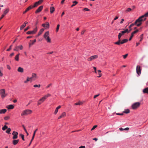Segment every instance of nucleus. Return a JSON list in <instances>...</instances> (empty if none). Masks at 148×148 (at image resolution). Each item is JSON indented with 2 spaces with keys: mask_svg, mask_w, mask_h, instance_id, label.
I'll return each mask as SVG.
<instances>
[{
  "mask_svg": "<svg viewBox=\"0 0 148 148\" xmlns=\"http://www.w3.org/2000/svg\"><path fill=\"white\" fill-rule=\"evenodd\" d=\"M10 116H7L4 117V119L5 120H7L10 119Z\"/></svg>",
  "mask_w": 148,
  "mask_h": 148,
  "instance_id": "nucleus-44",
  "label": "nucleus"
},
{
  "mask_svg": "<svg viewBox=\"0 0 148 148\" xmlns=\"http://www.w3.org/2000/svg\"><path fill=\"white\" fill-rule=\"evenodd\" d=\"M116 115H123V113H116Z\"/></svg>",
  "mask_w": 148,
  "mask_h": 148,
  "instance_id": "nucleus-59",
  "label": "nucleus"
},
{
  "mask_svg": "<svg viewBox=\"0 0 148 148\" xmlns=\"http://www.w3.org/2000/svg\"><path fill=\"white\" fill-rule=\"evenodd\" d=\"M20 55V53H18L17 55H16L15 57V60L16 61H18L19 60V56Z\"/></svg>",
  "mask_w": 148,
  "mask_h": 148,
  "instance_id": "nucleus-23",
  "label": "nucleus"
},
{
  "mask_svg": "<svg viewBox=\"0 0 148 148\" xmlns=\"http://www.w3.org/2000/svg\"><path fill=\"white\" fill-rule=\"evenodd\" d=\"M23 47L22 45H21L19 46H16L14 49V51H19V49L21 50L23 49Z\"/></svg>",
  "mask_w": 148,
  "mask_h": 148,
  "instance_id": "nucleus-9",
  "label": "nucleus"
},
{
  "mask_svg": "<svg viewBox=\"0 0 148 148\" xmlns=\"http://www.w3.org/2000/svg\"><path fill=\"white\" fill-rule=\"evenodd\" d=\"M30 28L29 26H28L27 27L24 29V32H25Z\"/></svg>",
  "mask_w": 148,
  "mask_h": 148,
  "instance_id": "nucleus-52",
  "label": "nucleus"
},
{
  "mask_svg": "<svg viewBox=\"0 0 148 148\" xmlns=\"http://www.w3.org/2000/svg\"><path fill=\"white\" fill-rule=\"evenodd\" d=\"M17 71L19 72L23 73V72L24 70L22 68L19 67L18 68Z\"/></svg>",
  "mask_w": 148,
  "mask_h": 148,
  "instance_id": "nucleus-24",
  "label": "nucleus"
},
{
  "mask_svg": "<svg viewBox=\"0 0 148 148\" xmlns=\"http://www.w3.org/2000/svg\"><path fill=\"white\" fill-rule=\"evenodd\" d=\"M60 27V25L59 24H58L57 25V28L56 29V32H58L59 30Z\"/></svg>",
  "mask_w": 148,
  "mask_h": 148,
  "instance_id": "nucleus-45",
  "label": "nucleus"
},
{
  "mask_svg": "<svg viewBox=\"0 0 148 148\" xmlns=\"http://www.w3.org/2000/svg\"><path fill=\"white\" fill-rule=\"evenodd\" d=\"M143 34H142L140 35V42L141 41H142V40L143 38Z\"/></svg>",
  "mask_w": 148,
  "mask_h": 148,
  "instance_id": "nucleus-46",
  "label": "nucleus"
},
{
  "mask_svg": "<svg viewBox=\"0 0 148 148\" xmlns=\"http://www.w3.org/2000/svg\"><path fill=\"white\" fill-rule=\"evenodd\" d=\"M138 32V29H137L136 30L134 31L133 32H132V34L134 35V34Z\"/></svg>",
  "mask_w": 148,
  "mask_h": 148,
  "instance_id": "nucleus-47",
  "label": "nucleus"
},
{
  "mask_svg": "<svg viewBox=\"0 0 148 148\" xmlns=\"http://www.w3.org/2000/svg\"><path fill=\"white\" fill-rule=\"evenodd\" d=\"M42 26L45 29L49 28V25L48 22H46L45 24H42Z\"/></svg>",
  "mask_w": 148,
  "mask_h": 148,
  "instance_id": "nucleus-14",
  "label": "nucleus"
},
{
  "mask_svg": "<svg viewBox=\"0 0 148 148\" xmlns=\"http://www.w3.org/2000/svg\"><path fill=\"white\" fill-rule=\"evenodd\" d=\"M32 112V111L30 110L27 109L23 111L21 114V115H27L31 114Z\"/></svg>",
  "mask_w": 148,
  "mask_h": 148,
  "instance_id": "nucleus-5",
  "label": "nucleus"
},
{
  "mask_svg": "<svg viewBox=\"0 0 148 148\" xmlns=\"http://www.w3.org/2000/svg\"><path fill=\"white\" fill-rule=\"evenodd\" d=\"M30 81L31 82L33 80V78L31 77H29Z\"/></svg>",
  "mask_w": 148,
  "mask_h": 148,
  "instance_id": "nucleus-56",
  "label": "nucleus"
},
{
  "mask_svg": "<svg viewBox=\"0 0 148 148\" xmlns=\"http://www.w3.org/2000/svg\"><path fill=\"white\" fill-rule=\"evenodd\" d=\"M143 16H140L136 21L134 23L131 24L129 27V28H130L131 27H132L135 25H136L138 27L140 26L142 24V22L145 21L146 19V18L143 19Z\"/></svg>",
  "mask_w": 148,
  "mask_h": 148,
  "instance_id": "nucleus-1",
  "label": "nucleus"
},
{
  "mask_svg": "<svg viewBox=\"0 0 148 148\" xmlns=\"http://www.w3.org/2000/svg\"><path fill=\"white\" fill-rule=\"evenodd\" d=\"M143 92L144 93L148 94V87H146L143 89Z\"/></svg>",
  "mask_w": 148,
  "mask_h": 148,
  "instance_id": "nucleus-21",
  "label": "nucleus"
},
{
  "mask_svg": "<svg viewBox=\"0 0 148 148\" xmlns=\"http://www.w3.org/2000/svg\"><path fill=\"white\" fill-rule=\"evenodd\" d=\"M38 5H39V4H38V3L37 2H36L34 3V6H32V7L33 8L37 6Z\"/></svg>",
  "mask_w": 148,
  "mask_h": 148,
  "instance_id": "nucleus-37",
  "label": "nucleus"
},
{
  "mask_svg": "<svg viewBox=\"0 0 148 148\" xmlns=\"http://www.w3.org/2000/svg\"><path fill=\"white\" fill-rule=\"evenodd\" d=\"M140 105V103L139 102H136L133 103L132 106V109L133 110H135L139 108Z\"/></svg>",
  "mask_w": 148,
  "mask_h": 148,
  "instance_id": "nucleus-6",
  "label": "nucleus"
},
{
  "mask_svg": "<svg viewBox=\"0 0 148 148\" xmlns=\"http://www.w3.org/2000/svg\"><path fill=\"white\" fill-rule=\"evenodd\" d=\"M61 107V106H59L58 107H57L55 110V112H54V114H56L58 112V110L59 109H60Z\"/></svg>",
  "mask_w": 148,
  "mask_h": 148,
  "instance_id": "nucleus-25",
  "label": "nucleus"
},
{
  "mask_svg": "<svg viewBox=\"0 0 148 148\" xmlns=\"http://www.w3.org/2000/svg\"><path fill=\"white\" fill-rule=\"evenodd\" d=\"M124 21V19H123V18L122 19H121V21L120 22V23H121V24L122 23H123V22Z\"/></svg>",
  "mask_w": 148,
  "mask_h": 148,
  "instance_id": "nucleus-62",
  "label": "nucleus"
},
{
  "mask_svg": "<svg viewBox=\"0 0 148 148\" xmlns=\"http://www.w3.org/2000/svg\"><path fill=\"white\" fill-rule=\"evenodd\" d=\"M100 94H98L97 95H95L94 96V99H95V98H96L97 97H98V96H99V95Z\"/></svg>",
  "mask_w": 148,
  "mask_h": 148,
  "instance_id": "nucleus-54",
  "label": "nucleus"
},
{
  "mask_svg": "<svg viewBox=\"0 0 148 148\" xmlns=\"http://www.w3.org/2000/svg\"><path fill=\"white\" fill-rule=\"evenodd\" d=\"M143 16V18H146V17H147L148 16V12L146 13L144 15L142 16Z\"/></svg>",
  "mask_w": 148,
  "mask_h": 148,
  "instance_id": "nucleus-34",
  "label": "nucleus"
},
{
  "mask_svg": "<svg viewBox=\"0 0 148 148\" xmlns=\"http://www.w3.org/2000/svg\"><path fill=\"white\" fill-rule=\"evenodd\" d=\"M33 7L32 5H30L23 12V14H25L30 9H32Z\"/></svg>",
  "mask_w": 148,
  "mask_h": 148,
  "instance_id": "nucleus-15",
  "label": "nucleus"
},
{
  "mask_svg": "<svg viewBox=\"0 0 148 148\" xmlns=\"http://www.w3.org/2000/svg\"><path fill=\"white\" fill-rule=\"evenodd\" d=\"M38 130V129H36L35 130V131L34 132V133H33V135H34H34H35V134H36V132Z\"/></svg>",
  "mask_w": 148,
  "mask_h": 148,
  "instance_id": "nucleus-57",
  "label": "nucleus"
},
{
  "mask_svg": "<svg viewBox=\"0 0 148 148\" xmlns=\"http://www.w3.org/2000/svg\"><path fill=\"white\" fill-rule=\"evenodd\" d=\"M7 111V110L6 109H1L0 110V114H4Z\"/></svg>",
  "mask_w": 148,
  "mask_h": 148,
  "instance_id": "nucleus-26",
  "label": "nucleus"
},
{
  "mask_svg": "<svg viewBox=\"0 0 148 148\" xmlns=\"http://www.w3.org/2000/svg\"><path fill=\"white\" fill-rule=\"evenodd\" d=\"M128 41V40L127 39H124L121 40V38H119V39H118V40L117 42H114V44L116 45H120L121 44H123L127 42Z\"/></svg>",
  "mask_w": 148,
  "mask_h": 148,
  "instance_id": "nucleus-4",
  "label": "nucleus"
},
{
  "mask_svg": "<svg viewBox=\"0 0 148 148\" xmlns=\"http://www.w3.org/2000/svg\"><path fill=\"white\" fill-rule=\"evenodd\" d=\"M128 54H127L124 55H123V57L124 59H125L127 56Z\"/></svg>",
  "mask_w": 148,
  "mask_h": 148,
  "instance_id": "nucleus-53",
  "label": "nucleus"
},
{
  "mask_svg": "<svg viewBox=\"0 0 148 148\" xmlns=\"http://www.w3.org/2000/svg\"><path fill=\"white\" fill-rule=\"evenodd\" d=\"M49 31L46 32L43 36V37L46 40L47 42L48 43H51V39L49 36Z\"/></svg>",
  "mask_w": 148,
  "mask_h": 148,
  "instance_id": "nucleus-3",
  "label": "nucleus"
},
{
  "mask_svg": "<svg viewBox=\"0 0 148 148\" xmlns=\"http://www.w3.org/2000/svg\"><path fill=\"white\" fill-rule=\"evenodd\" d=\"M12 134L13 135L12 139H15L17 138L18 133L17 132L15 131H13L12 133Z\"/></svg>",
  "mask_w": 148,
  "mask_h": 148,
  "instance_id": "nucleus-10",
  "label": "nucleus"
},
{
  "mask_svg": "<svg viewBox=\"0 0 148 148\" xmlns=\"http://www.w3.org/2000/svg\"><path fill=\"white\" fill-rule=\"evenodd\" d=\"M29 81H30L29 79V77H27V79L24 82V83H27L28 82H29Z\"/></svg>",
  "mask_w": 148,
  "mask_h": 148,
  "instance_id": "nucleus-42",
  "label": "nucleus"
},
{
  "mask_svg": "<svg viewBox=\"0 0 148 148\" xmlns=\"http://www.w3.org/2000/svg\"><path fill=\"white\" fill-rule=\"evenodd\" d=\"M125 32L124 31H122L121 32V33H119V34L118 35V39H119V38H121V36L123 35L124 34H125Z\"/></svg>",
  "mask_w": 148,
  "mask_h": 148,
  "instance_id": "nucleus-16",
  "label": "nucleus"
},
{
  "mask_svg": "<svg viewBox=\"0 0 148 148\" xmlns=\"http://www.w3.org/2000/svg\"><path fill=\"white\" fill-rule=\"evenodd\" d=\"M43 1V0H40L37 2L38 3V4L40 5L42 3Z\"/></svg>",
  "mask_w": 148,
  "mask_h": 148,
  "instance_id": "nucleus-49",
  "label": "nucleus"
},
{
  "mask_svg": "<svg viewBox=\"0 0 148 148\" xmlns=\"http://www.w3.org/2000/svg\"><path fill=\"white\" fill-rule=\"evenodd\" d=\"M73 4L71 6V7H73V6H75L78 3L76 1H73Z\"/></svg>",
  "mask_w": 148,
  "mask_h": 148,
  "instance_id": "nucleus-35",
  "label": "nucleus"
},
{
  "mask_svg": "<svg viewBox=\"0 0 148 148\" xmlns=\"http://www.w3.org/2000/svg\"><path fill=\"white\" fill-rule=\"evenodd\" d=\"M51 85V84H49L46 87V88H49V87H50V86Z\"/></svg>",
  "mask_w": 148,
  "mask_h": 148,
  "instance_id": "nucleus-61",
  "label": "nucleus"
},
{
  "mask_svg": "<svg viewBox=\"0 0 148 148\" xmlns=\"http://www.w3.org/2000/svg\"><path fill=\"white\" fill-rule=\"evenodd\" d=\"M19 135L20 136H21L23 140H25V139H24V135L22 134H19Z\"/></svg>",
  "mask_w": 148,
  "mask_h": 148,
  "instance_id": "nucleus-40",
  "label": "nucleus"
},
{
  "mask_svg": "<svg viewBox=\"0 0 148 148\" xmlns=\"http://www.w3.org/2000/svg\"><path fill=\"white\" fill-rule=\"evenodd\" d=\"M19 141V140H15L14 139L12 141V143L13 145H16L18 144Z\"/></svg>",
  "mask_w": 148,
  "mask_h": 148,
  "instance_id": "nucleus-19",
  "label": "nucleus"
},
{
  "mask_svg": "<svg viewBox=\"0 0 148 148\" xmlns=\"http://www.w3.org/2000/svg\"><path fill=\"white\" fill-rule=\"evenodd\" d=\"M11 130V129L10 128H8L7 130H6V132L9 134L10 133V132Z\"/></svg>",
  "mask_w": 148,
  "mask_h": 148,
  "instance_id": "nucleus-38",
  "label": "nucleus"
},
{
  "mask_svg": "<svg viewBox=\"0 0 148 148\" xmlns=\"http://www.w3.org/2000/svg\"><path fill=\"white\" fill-rule=\"evenodd\" d=\"M130 112V110L129 109H127L125 110L123 112L126 114L129 113Z\"/></svg>",
  "mask_w": 148,
  "mask_h": 148,
  "instance_id": "nucleus-39",
  "label": "nucleus"
},
{
  "mask_svg": "<svg viewBox=\"0 0 148 148\" xmlns=\"http://www.w3.org/2000/svg\"><path fill=\"white\" fill-rule=\"evenodd\" d=\"M28 22L27 21H25L24 23V24L22 25L20 28V29L21 30H22L23 29V28L26 26V25L27 24Z\"/></svg>",
  "mask_w": 148,
  "mask_h": 148,
  "instance_id": "nucleus-20",
  "label": "nucleus"
},
{
  "mask_svg": "<svg viewBox=\"0 0 148 148\" xmlns=\"http://www.w3.org/2000/svg\"><path fill=\"white\" fill-rule=\"evenodd\" d=\"M3 67H0V76L2 77L3 76V74L1 72V71L3 70Z\"/></svg>",
  "mask_w": 148,
  "mask_h": 148,
  "instance_id": "nucleus-32",
  "label": "nucleus"
},
{
  "mask_svg": "<svg viewBox=\"0 0 148 148\" xmlns=\"http://www.w3.org/2000/svg\"><path fill=\"white\" fill-rule=\"evenodd\" d=\"M7 68L8 69H9V70L11 68H10V66L9 65H7Z\"/></svg>",
  "mask_w": 148,
  "mask_h": 148,
  "instance_id": "nucleus-58",
  "label": "nucleus"
},
{
  "mask_svg": "<svg viewBox=\"0 0 148 148\" xmlns=\"http://www.w3.org/2000/svg\"><path fill=\"white\" fill-rule=\"evenodd\" d=\"M134 35L133 34H131V37H130V38L129 39V40L130 41V40H131L132 38V37L134 36Z\"/></svg>",
  "mask_w": 148,
  "mask_h": 148,
  "instance_id": "nucleus-51",
  "label": "nucleus"
},
{
  "mask_svg": "<svg viewBox=\"0 0 148 148\" xmlns=\"http://www.w3.org/2000/svg\"><path fill=\"white\" fill-rule=\"evenodd\" d=\"M8 128V127L6 125H5L4 126L2 127V129L3 130H5V129Z\"/></svg>",
  "mask_w": 148,
  "mask_h": 148,
  "instance_id": "nucleus-43",
  "label": "nucleus"
},
{
  "mask_svg": "<svg viewBox=\"0 0 148 148\" xmlns=\"http://www.w3.org/2000/svg\"><path fill=\"white\" fill-rule=\"evenodd\" d=\"M97 125H95L93 126L92 128L91 129V130L92 131L94 130L95 128H96L97 127Z\"/></svg>",
  "mask_w": 148,
  "mask_h": 148,
  "instance_id": "nucleus-48",
  "label": "nucleus"
},
{
  "mask_svg": "<svg viewBox=\"0 0 148 148\" xmlns=\"http://www.w3.org/2000/svg\"><path fill=\"white\" fill-rule=\"evenodd\" d=\"M0 93L2 98H5L7 95V94L5 93V90L4 89H1L0 90Z\"/></svg>",
  "mask_w": 148,
  "mask_h": 148,
  "instance_id": "nucleus-7",
  "label": "nucleus"
},
{
  "mask_svg": "<svg viewBox=\"0 0 148 148\" xmlns=\"http://www.w3.org/2000/svg\"><path fill=\"white\" fill-rule=\"evenodd\" d=\"M82 102L81 101H79L77 103H75L74 104L75 105H80L82 104Z\"/></svg>",
  "mask_w": 148,
  "mask_h": 148,
  "instance_id": "nucleus-36",
  "label": "nucleus"
},
{
  "mask_svg": "<svg viewBox=\"0 0 148 148\" xmlns=\"http://www.w3.org/2000/svg\"><path fill=\"white\" fill-rule=\"evenodd\" d=\"M14 54V53H11V54H10V57H12V56H13Z\"/></svg>",
  "mask_w": 148,
  "mask_h": 148,
  "instance_id": "nucleus-63",
  "label": "nucleus"
},
{
  "mask_svg": "<svg viewBox=\"0 0 148 148\" xmlns=\"http://www.w3.org/2000/svg\"><path fill=\"white\" fill-rule=\"evenodd\" d=\"M7 108L8 109H13L14 108V106L12 105H10L7 106Z\"/></svg>",
  "mask_w": 148,
  "mask_h": 148,
  "instance_id": "nucleus-28",
  "label": "nucleus"
},
{
  "mask_svg": "<svg viewBox=\"0 0 148 148\" xmlns=\"http://www.w3.org/2000/svg\"><path fill=\"white\" fill-rule=\"evenodd\" d=\"M131 10H132V9L131 8H128L126 10L125 12L127 13L129 12Z\"/></svg>",
  "mask_w": 148,
  "mask_h": 148,
  "instance_id": "nucleus-41",
  "label": "nucleus"
},
{
  "mask_svg": "<svg viewBox=\"0 0 148 148\" xmlns=\"http://www.w3.org/2000/svg\"><path fill=\"white\" fill-rule=\"evenodd\" d=\"M129 29V30L128 29H125V30H124L125 33H129L132 30V28H131V27Z\"/></svg>",
  "mask_w": 148,
  "mask_h": 148,
  "instance_id": "nucleus-29",
  "label": "nucleus"
},
{
  "mask_svg": "<svg viewBox=\"0 0 148 148\" xmlns=\"http://www.w3.org/2000/svg\"><path fill=\"white\" fill-rule=\"evenodd\" d=\"M9 11V9H7L4 11L3 14L2 15L1 17L0 18V21L4 16Z\"/></svg>",
  "mask_w": 148,
  "mask_h": 148,
  "instance_id": "nucleus-12",
  "label": "nucleus"
},
{
  "mask_svg": "<svg viewBox=\"0 0 148 148\" xmlns=\"http://www.w3.org/2000/svg\"><path fill=\"white\" fill-rule=\"evenodd\" d=\"M99 75V76H98L97 77H100L101 76V71L100 70H98L97 71Z\"/></svg>",
  "mask_w": 148,
  "mask_h": 148,
  "instance_id": "nucleus-33",
  "label": "nucleus"
},
{
  "mask_svg": "<svg viewBox=\"0 0 148 148\" xmlns=\"http://www.w3.org/2000/svg\"><path fill=\"white\" fill-rule=\"evenodd\" d=\"M66 115V113L65 112H63L61 114L60 116L58 118V119H60L61 118H63Z\"/></svg>",
  "mask_w": 148,
  "mask_h": 148,
  "instance_id": "nucleus-22",
  "label": "nucleus"
},
{
  "mask_svg": "<svg viewBox=\"0 0 148 148\" xmlns=\"http://www.w3.org/2000/svg\"><path fill=\"white\" fill-rule=\"evenodd\" d=\"M32 77L33 78V81L35 80L37 78L36 74L35 73L32 74Z\"/></svg>",
  "mask_w": 148,
  "mask_h": 148,
  "instance_id": "nucleus-17",
  "label": "nucleus"
},
{
  "mask_svg": "<svg viewBox=\"0 0 148 148\" xmlns=\"http://www.w3.org/2000/svg\"><path fill=\"white\" fill-rule=\"evenodd\" d=\"M44 29L43 28H42V29H40V30L38 34L37 35V36H39L40 35L42 34V32L44 31Z\"/></svg>",
  "mask_w": 148,
  "mask_h": 148,
  "instance_id": "nucleus-27",
  "label": "nucleus"
},
{
  "mask_svg": "<svg viewBox=\"0 0 148 148\" xmlns=\"http://www.w3.org/2000/svg\"><path fill=\"white\" fill-rule=\"evenodd\" d=\"M50 12L51 13H53L55 10L54 8L53 7H51L50 8Z\"/></svg>",
  "mask_w": 148,
  "mask_h": 148,
  "instance_id": "nucleus-30",
  "label": "nucleus"
},
{
  "mask_svg": "<svg viewBox=\"0 0 148 148\" xmlns=\"http://www.w3.org/2000/svg\"><path fill=\"white\" fill-rule=\"evenodd\" d=\"M92 60H94L98 57V56L97 55H95L91 56Z\"/></svg>",
  "mask_w": 148,
  "mask_h": 148,
  "instance_id": "nucleus-31",
  "label": "nucleus"
},
{
  "mask_svg": "<svg viewBox=\"0 0 148 148\" xmlns=\"http://www.w3.org/2000/svg\"><path fill=\"white\" fill-rule=\"evenodd\" d=\"M92 60V58L91 57H90L89 58H88V61H91Z\"/></svg>",
  "mask_w": 148,
  "mask_h": 148,
  "instance_id": "nucleus-55",
  "label": "nucleus"
},
{
  "mask_svg": "<svg viewBox=\"0 0 148 148\" xmlns=\"http://www.w3.org/2000/svg\"><path fill=\"white\" fill-rule=\"evenodd\" d=\"M12 45H10V47L9 49H8L7 50V51H10V50L11 49V47H12Z\"/></svg>",
  "mask_w": 148,
  "mask_h": 148,
  "instance_id": "nucleus-50",
  "label": "nucleus"
},
{
  "mask_svg": "<svg viewBox=\"0 0 148 148\" xmlns=\"http://www.w3.org/2000/svg\"><path fill=\"white\" fill-rule=\"evenodd\" d=\"M136 71L138 75H140L141 73L140 67V66L138 65L137 66L136 68Z\"/></svg>",
  "mask_w": 148,
  "mask_h": 148,
  "instance_id": "nucleus-11",
  "label": "nucleus"
},
{
  "mask_svg": "<svg viewBox=\"0 0 148 148\" xmlns=\"http://www.w3.org/2000/svg\"><path fill=\"white\" fill-rule=\"evenodd\" d=\"M37 31V28L36 27L32 31H29L27 32L28 34H35Z\"/></svg>",
  "mask_w": 148,
  "mask_h": 148,
  "instance_id": "nucleus-8",
  "label": "nucleus"
},
{
  "mask_svg": "<svg viewBox=\"0 0 148 148\" xmlns=\"http://www.w3.org/2000/svg\"><path fill=\"white\" fill-rule=\"evenodd\" d=\"M51 96L50 94H48L44 96L42 98L40 99L38 101V105H40L42 103H43L48 97Z\"/></svg>",
  "mask_w": 148,
  "mask_h": 148,
  "instance_id": "nucleus-2",
  "label": "nucleus"
},
{
  "mask_svg": "<svg viewBox=\"0 0 148 148\" xmlns=\"http://www.w3.org/2000/svg\"><path fill=\"white\" fill-rule=\"evenodd\" d=\"M84 10H85V11H89V9L87 8H85L84 9Z\"/></svg>",
  "mask_w": 148,
  "mask_h": 148,
  "instance_id": "nucleus-60",
  "label": "nucleus"
},
{
  "mask_svg": "<svg viewBox=\"0 0 148 148\" xmlns=\"http://www.w3.org/2000/svg\"><path fill=\"white\" fill-rule=\"evenodd\" d=\"M43 6L42 5L40 6L38 8V9L35 11V13H38L40 12L43 9Z\"/></svg>",
  "mask_w": 148,
  "mask_h": 148,
  "instance_id": "nucleus-13",
  "label": "nucleus"
},
{
  "mask_svg": "<svg viewBox=\"0 0 148 148\" xmlns=\"http://www.w3.org/2000/svg\"><path fill=\"white\" fill-rule=\"evenodd\" d=\"M79 148H85V146H81Z\"/></svg>",
  "mask_w": 148,
  "mask_h": 148,
  "instance_id": "nucleus-64",
  "label": "nucleus"
},
{
  "mask_svg": "<svg viewBox=\"0 0 148 148\" xmlns=\"http://www.w3.org/2000/svg\"><path fill=\"white\" fill-rule=\"evenodd\" d=\"M30 42H29V47H30L31 46L34 44L35 42H36V39L32 41V40H30Z\"/></svg>",
  "mask_w": 148,
  "mask_h": 148,
  "instance_id": "nucleus-18",
  "label": "nucleus"
}]
</instances>
